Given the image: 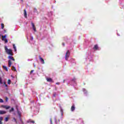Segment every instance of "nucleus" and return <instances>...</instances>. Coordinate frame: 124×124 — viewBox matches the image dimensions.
Wrapping results in <instances>:
<instances>
[{"label": "nucleus", "instance_id": "nucleus-31", "mask_svg": "<svg viewBox=\"0 0 124 124\" xmlns=\"http://www.w3.org/2000/svg\"><path fill=\"white\" fill-rule=\"evenodd\" d=\"M52 123H53V122L52 121V120H50V124H53Z\"/></svg>", "mask_w": 124, "mask_h": 124}, {"label": "nucleus", "instance_id": "nucleus-10", "mask_svg": "<svg viewBox=\"0 0 124 124\" xmlns=\"http://www.w3.org/2000/svg\"><path fill=\"white\" fill-rule=\"evenodd\" d=\"M4 114H6V111L3 110H0V115H4Z\"/></svg>", "mask_w": 124, "mask_h": 124}, {"label": "nucleus", "instance_id": "nucleus-19", "mask_svg": "<svg viewBox=\"0 0 124 124\" xmlns=\"http://www.w3.org/2000/svg\"><path fill=\"white\" fill-rule=\"evenodd\" d=\"M14 111V108H12L10 110V112H13Z\"/></svg>", "mask_w": 124, "mask_h": 124}, {"label": "nucleus", "instance_id": "nucleus-9", "mask_svg": "<svg viewBox=\"0 0 124 124\" xmlns=\"http://www.w3.org/2000/svg\"><path fill=\"white\" fill-rule=\"evenodd\" d=\"M93 49L94 50H98V46H97V45H95Z\"/></svg>", "mask_w": 124, "mask_h": 124}, {"label": "nucleus", "instance_id": "nucleus-26", "mask_svg": "<svg viewBox=\"0 0 124 124\" xmlns=\"http://www.w3.org/2000/svg\"><path fill=\"white\" fill-rule=\"evenodd\" d=\"M5 101L6 102H7V101H8V98L7 97H5Z\"/></svg>", "mask_w": 124, "mask_h": 124}, {"label": "nucleus", "instance_id": "nucleus-39", "mask_svg": "<svg viewBox=\"0 0 124 124\" xmlns=\"http://www.w3.org/2000/svg\"><path fill=\"white\" fill-rule=\"evenodd\" d=\"M35 66H36L35 65H34V67H35Z\"/></svg>", "mask_w": 124, "mask_h": 124}, {"label": "nucleus", "instance_id": "nucleus-29", "mask_svg": "<svg viewBox=\"0 0 124 124\" xmlns=\"http://www.w3.org/2000/svg\"><path fill=\"white\" fill-rule=\"evenodd\" d=\"M56 85H60V82H57V83H56Z\"/></svg>", "mask_w": 124, "mask_h": 124}, {"label": "nucleus", "instance_id": "nucleus-28", "mask_svg": "<svg viewBox=\"0 0 124 124\" xmlns=\"http://www.w3.org/2000/svg\"><path fill=\"white\" fill-rule=\"evenodd\" d=\"M33 71H34L33 70H31L30 72V74H31L33 72Z\"/></svg>", "mask_w": 124, "mask_h": 124}, {"label": "nucleus", "instance_id": "nucleus-38", "mask_svg": "<svg viewBox=\"0 0 124 124\" xmlns=\"http://www.w3.org/2000/svg\"><path fill=\"white\" fill-rule=\"evenodd\" d=\"M32 39H33V38L32 37V38H31V40H32Z\"/></svg>", "mask_w": 124, "mask_h": 124}, {"label": "nucleus", "instance_id": "nucleus-22", "mask_svg": "<svg viewBox=\"0 0 124 124\" xmlns=\"http://www.w3.org/2000/svg\"><path fill=\"white\" fill-rule=\"evenodd\" d=\"M19 119H20V121L21 124H24V122H23L22 118H21V117H20Z\"/></svg>", "mask_w": 124, "mask_h": 124}, {"label": "nucleus", "instance_id": "nucleus-6", "mask_svg": "<svg viewBox=\"0 0 124 124\" xmlns=\"http://www.w3.org/2000/svg\"><path fill=\"white\" fill-rule=\"evenodd\" d=\"M39 59L40 60V62H41L42 64H44V63H45V62L44 61V59H43V58L39 56Z\"/></svg>", "mask_w": 124, "mask_h": 124}, {"label": "nucleus", "instance_id": "nucleus-27", "mask_svg": "<svg viewBox=\"0 0 124 124\" xmlns=\"http://www.w3.org/2000/svg\"><path fill=\"white\" fill-rule=\"evenodd\" d=\"M34 12H37V9L35 8L34 9Z\"/></svg>", "mask_w": 124, "mask_h": 124}, {"label": "nucleus", "instance_id": "nucleus-4", "mask_svg": "<svg viewBox=\"0 0 124 124\" xmlns=\"http://www.w3.org/2000/svg\"><path fill=\"white\" fill-rule=\"evenodd\" d=\"M5 37H6V35H5L4 36H2V40L4 41H5V43H7V42H8V40H7V39H4V38H5Z\"/></svg>", "mask_w": 124, "mask_h": 124}, {"label": "nucleus", "instance_id": "nucleus-33", "mask_svg": "<svg viewBox=\"0 0 124 124\" xmlns=\"http://www.w3.org/2000/svg\"><path fill=\"white\" fill-rule=\"evenodd\" d=\"M62 45H63V46H64V45H65L64 43H63L62 44Z\"/></svg>", "mask_w": 124, "mask_h": 124}, {"label": "nucleus", "instance_id": "nucleus-11", "mask_svg": "<svg viewBox=\"0 0 124 124\" xmlns=\"http://www.w3.org/2000/svg\"><path fill=\"white\" fill-rule=\"evenodd\" d=\"M46 80H47V82H54L53 81V79H52V78H47Z\"/></svg>", "mask_w": 124, "mask_h": 124}, {"label": "nucleus", "instance_id": "nucleus-16", "mask_svg": "<svg viewBox=\"0 0 124 124\" xmlns=\"http://www.w3.org/2000/svg\"><path fill=\"white\" fill-rule=\"evenodd\" d=\"M11 84V80L10 79L8 80V84L10 85Z\"/></svg>", "mask_w": 124, "mask_h": 124}, {"label": "nucleus", "instance_id": "nucleus-3", "mask_svg": "<svg viewBox=\"0 0 124 124\" xmlns=\"http://www.w3.org/2000/svg\"><path fill=\"white\" fill-rule=\"evenodd\" d=\"M69 56H70V52L69 50H67L65 55V59L66 61H68V58H69Z\"/></svg>", "mask_w": 124, "mask_h": 124}, {"label": "nucleus", "instance_id": "nucleus-23", "mask_svg": "<svg viewBox=\"0 0 124 124\" xmlns=\"http://www.w3.org/2000/svg\"><path fill=\"white\" fill-rule=\"evenodd\" d=\"M3 120V118L2 117H0V121L2 122Z\"/></svg>", "mask_w": 124, "mask_h": 124}, {"label": "nucleus", "instance_id": "nucleus-25", "mask_svg": "<svg viewBox=\"0 0 124 124\" xmlns=\"http://www.w3.org/2000/svg\"><path fill=\"white\" fill-rule=\"evenodd\" d=\"M3 102V100L2 99L0 98V103H2Z\"/></svg>", "mask_w": 124, "mask_h": 124}, {"label": "nucleus", "instance_id": "nucleus-2", "mask_svg": "<svg viewBox=\"0 0 124 124\" xmlns=\"http://www.w3.org/2000/svg\"><path fill=\"white\" fill-rule=\"evenodd\" d=\"M5 51L8 55H10V56H13V52H12V49H8L7 46H5L4 47Z\"/></svg>", "mask_w": 124, "mask_h": 124}, {"label": "nucleus", "instance_id": "nucleus-34", "mask_svg": "<svg viewBox=\"0 0 124 124\" xmlns=\"http://www.w3.org/2000/svg\"><path fill=\"white\" fill-rule=\"evenodd\" d=\"M0 124H2V122L1 121H0Z\"/></svg>", "mask_w": 124, "mask_h": 124}, {"label": "nucleus", "instance_id": "nucleus-20", "mask_svg": "<svg viewBox=\"0 0 124 124\" xmlns=\"http://www.w3.org/2000/svg\"><path fill=\"white\" fill-rule=\"evenodd\" d=\"M1 29H3L4 28V24H3V23H1Z\"/></svg>", "mask_w": 124, "mask_h": 124}, {"label": "nucleus", "instance_id": "nucleus-21", "mask_svg": "<svg viewBox=\"0 0 124 124\" xmlns=\"http://www.w3.org/2000/svg\"><path fill=\"white\" fill-rule=\"evenodd\" d=\"M0 84H2V79L0 77Z\"/></svg>", "mask_w": 124, "mask_h": 124}, {"label": "nucleus", "instance_id": "nucleus-17", "mask_svg": "<svg viewBox=\"0 0 124 124\" xmlns=\"http://www.w3.org/2000/svg\"><path fill=\"white\" fill-rule=\"evenodd\" d=\"M8 120H9V118L8 117H6L4 119V120L6 121V122H8Z\"/></svg>", "mask_w": 124, "mask_h": 124}, {"label": "nucleus", "instance_id": "nucleus-35", "mask_svg": "<svg viewBox=\"0 0 124 124\" xmlns=\"http://www.w3.org/2000/svg\"><path fill=\"white\" fill-rule=\"evenodd\" d=\"M4 85H6V83H5V82H4Z\"/></svg>", "mask_w": 124, "mask_h": 124}, {"label": "nucleus", "instance_id": "nucleus-8", "mask_svg": "<svg viewBox=\"0 0 124 124\" xmlns=\"http://www.w3.org/2000/svg\"><path fill=\"white\" fill-rule=\"evenodd\" d=\"M24 17L25 18H28V16L27 15V11L26 10H24Z\"/></svg>", "mask_w": 124, "mask_h": 124}, {"label": "nucleus", "instance_id": "nucleus-18", "mask_svg": "<svg viewBox=\"0 0 124 124\" xmlns=\"http://www.w3.org/2000/svg\"><path fill=\"white\" fill-rule=\"evenodd\" d=\"M12 70H15L16 71V68L14 66H12Z\"/></svg>", "mask_w": 124, "mask_h": 124}, {"label": "nucleus", "instance_id": "nucleus-12", "mask_svg": "<svg viewBox=\"0 0 124 124\" xmlns=\"http://www.w3.org/2000/svg\"><path fill=\"white\" fill-rule=\"evenodd\" d=\"M71 110L72 112H73L75 110V106L72 105L71 108Z\"/></svg>", "mask_w": 124, "mask_h": 124}, {"label": "nucleus", "instance_id": "nucleus-30", "mask_svg": "<svg viewBox=\"0 0 124 124\" xmlns=\"http://www.w3.org/2000/svg\"><path fill=\"white\" fill-rule=\"evenodd\" d=\"M61 112H62V113L63 112V110H62V109H61Z\"/></svg>", "mask_w": 124, "mask_h": 124}, {"label": "nucleus", "instance_id": "nucleus-1", "mask_svg": "<svg viewBox=\"0 0 124 124\" xmlns=\"http://www.w3.org/2000/svg\"><path fill=\"white\" fill-rule=\"evenodd\" d=\"M8 58L9 59V60L8 61V66L9 67H11V65L12 64V62H11V61H13V62H15V59H14V57H13V56H9L8 57Z\"/></svg>", "mask_w": 124, "mask_h": 124}, {"label": "nucleus", "instance_id": "nucleus-5", "mask_svg": "<svg viewBox=\"0 0 124 124\" xmlns=\"http://www.w3.org/2000/svg\"><path fill=\"white\" fill-rule=\"evenodd\" d=\"M1 107L2 108H4V109H6L7 110L9 109V108H10V106H4V105H1Z\"/></svg>", "mask_w": 124, "mask_h": 124}, {"label": "nucleus", "instance_id": "nucleus-13", "mask_svg": "<svg viewBox=\"0 0 124 124\" xmlns=\"http://www.w3.org/2000/svg\"><path fill=\"white\" fill-rule=\"evenodd\" d=\"M16 110L17 111L18 115L20 117H21V112L19 111V109H18V108L16 107Z\"/></svg>", "mask_w": 124, "mask_h": 124}, {"label": "nucleus", "instance_id": "nucleus-7", "mask_svg": "<svg viewBox=\"0 0 124 124\" xmlns=\"http://www.w3.org/2000/svg\"><path fill=\"white\" fill-rule=\"evenodd\" d=\"M32 29L34 31H36V28H35V26L34 25V24L33 23H31Z\"/></svg>", "mask_w": 124, "mask_h": 124}, {"label": "nucleus", "instance_id": "nucleus-24", "mask_svg": "<svg viewBox=\"0 0 124 124\" xmlns=\"http://www.w3.org/2000/svg\"><path fill=\"white\" fill-rule=\"evenodd\" d=\"M29 123H31L32 124H35V122L34 121H30Z\"/></svg>", "mask_w": 124, "mask_h": 124}, {"label": "nucleus", "instance_id": "nucleus-15", "mask_svg": "<svg viewBox=\"0 0 124 124\" xmlns=\"http://www.w3.org/2000/svg\"><path fill=\"white\" fill-rule=\"evenodd\" d=\"M3 68H4L6 71H8V69L6 66H3Z\"/></svg>", "mask_w": 124, "mask_h": 124}, {"label": "nucleus", "instance_id": "nucleus-40", "mask_svg": "<svg viewBox=\"0 0 124 124\" xmlns=\"http://www.w3.org/2000/svg\"><path fill=\"white\" fill-rule=\"evenodd\" d=\"M63 83H64V80H63Z\"/></svg>", "mask_w": 124, "mask_h": 124}, {"label": "nucleus", "instance_id": "nucleus-32", "mask_svg": "<svg viewBox=\"0 0 124 124\" xmlns=\"http://www.w3.org/2000/svg\"><path fill=\"white\" fill-rule=\"evenodd\" d=\"M5 87H8V86L7 85V84H5Z\"/></svg>", "mask_w": 124, "mask_h": 124}, {"label": "nucleus", "instance_id": "nucleus-14", "mask_svg": "<svg viewBox=\"0 0 124 124\" xmlns=\"http://www.w3.org/2000/svg\"><path fill=\"white\" fill-rule=\"evenodd\" d=\"M13 48H14V50H15V52H16L17 51V49H16V46H15V45H13Z\"/></svg>", "mask_w": 124, "mask_h": 124}, {"label": "nucleus", "instance_id": "nucleus-37", "mask_svg": "<svg viewBox=\"0 0 124 124\" xmlns=\"http://www.w3.org/2000/svg\"><path fill=\"white\" fill-rule=\"evenodd\" d=\"M21 1L23 2V1H24V0H21Z\"/></svg>", "mask_w": 124, "mask_h": 124}, {"label": "nucleus", "instance_id": "nucleus-36", "mask_svg": "<svg viewBox=\"0 0 124 124\" xmlns=\"http://www.w3.org/2000/svg\"><path fill=\"white\" fill-rule=\"evenodd\" d=\"M14 120H15V122H17V121H16V119L15 118H14Z\"/></svg>", "mask_w": 124, "mask_h": 124}]
</instances>
